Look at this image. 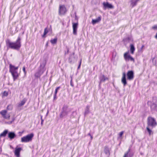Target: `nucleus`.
<instances>
[{"label":"nucleus","mask_w":157,"mask_h":157,"mask_svg":"<svg viewBox=\"0 0 157 157\" xmlns=\"http://www.w3.org/2000/svg\"><path fill=\"white\" fill-rule=\"evenodd\" d=\"M70 85L72 87H74V85L72 81V77H71V80L70 81Z\"/></svg>","instance_id":"nucleus-41"},{"label":"nucleus","mask_w":157,"mask_h":157,"mask_svg":"<svg viewBox=\"0 0 157 157\" xmlns=\"http://www.w3.org/2000/svg\"><path fill=\"white\" fill-rule=\"evenodd\" d=\"M8 131L7 130H5L0 135V137H5L7 134L8 133Z\"/></svg>","instance_id":"nucleus-22"},{"label":"nucleus","mask_w":157,"mask_h":157,"mask_svg":"<svg viewBox=\"0 0 157 157\" xmlns=\"http://www.w3.org/2000/svg\"><path fill=\"white\" fill-rule=\"evenodd\" d=\"M81 60H82V59H81L80 61V62H79V64L78 67V69L80 68V66H81Z\"/></svg>","instance_id":"nucleus-43"},{"label":"nucleus","mask_w":157,"mask_h":157,"mask_svg":"<svg viewBox=\"0 0 157 157\" xmlns=\"http://www.w3.org/2000/svg\"><path fill=\"white\" fill-rule=\"evenodd\" d=\"M147 124L148 127H151L152 128L155 126L157 125V123L155 119L150 117H148L147 118Z\"/></svg>","instance_id":"nucleus-4"},{"label":"nucleus","mask_w":157,"mask_h":157,"mask_svg":"<svg viewBox=\"0 0 157 157\" xmlns=\"http://www.w3.org/2000/svg\"><path fill=\"white\" fill-rule=\"evenodd\" d=\"M153 64L155 66H157V56H155L153 59Z\"/></svg>","instance_id":"nucleus-27"},{"label":"nucleus","mask_w":157,"mask_h":157,"mask_svg":"<svg viewBox=\"0 0 157 157\" xmlns=\"http://www.w3.org/2000/svg\"><path fill=\"white\" fill-rule=\"evenodd\" d=\"M124 133V131H121L120 132V133H119V137H118V138H121V137H122V136L123 135Z\"/></svg>","instance_id":"nucleus-35"},{"label":"nucleus","mask_w":157,"mask_h":157,"mask_svg":"<svg viewBox=\"0 0 157 157\" xmlns=\"http://www.w3.org/2000/svg\"><path fill=\"white\" fill-rule=\"evenodd\" d=\"M49 31H51L52 30V29H51V26H50V28H49L48 29Z\"/></svg>","instance_id":"nucleus-48"},{"label":"nucleus","mask_w":157,"mask_h":157,"mask_svg":"<svg viewBox=\"0 0 157 157\" xmlns=\"http://www.w3.org/2000/svg\"><path fill=\"white\" fill-rule=\"evenodd\" d=\"M23 71H24V73L25 74H26V71H25V67H23Z\"/></svg>","instance_id":"nucleus-44"},{"label":"nucleus","mask_w":157,"mask_h":157,"mask_svg":"<svg viewBox=\"0 0 157 157\" xmlns=\"http://www.w3.org/2000/svg\"><path fill=\"white\" fill-rule=\"evenodd\" d=\"M9 67V71L11 73L13 76V80L15 81L17 79L19 76L18 73L17 71L18 67H15V66L10 64Z\"/></svg>","instance_id":"nucleus-2"},{"label":"nucleus","mask_w":157,"mask_h":157,"mask_svg":"<svg viewBox=\"0 0 157 157\" xmlns=\"http://www.w3.org/2000/svg\"><path fill=\"white\" fill-rule=\"evenodd\" d=\"M34 135L33 133L28 134L25 136L21 138V141L22 142H27L32 140V139L33 136Z\"/></svg>","instance_id":"nucleus-5"},{"label":"nucleus","mask_w":157,"mask_h":157,"mask_svg":"<svg viewBox=\"0 0 157 157\" xmlns=\"http://www.w3.org/2000/svg\"><path fill=\"white\" fill-rule=\"evenodd\" d=\"M100 79V83L101 82H104L106 80H108V78L105 76L104 75H101L99 78Z\"/></svg>","instance_id":"nucleus-16"},{"label":"nucleus","mask_w":157,"mask_h":157,"mask_svg":"<svg viewBox=\"0 0 157 157\" xmlns=\"http://www.w3.org/2000/svg\"><path fill=\"white\" fill-rule=\"evenodd\" d=\"M57 39L56 38L54 39H51L50 40V42L52 44H55L56 43L57 41Z\"/></svg>","instance_id":"nucleus-30"},{"label":"nucleus","mask_w":157,"mask_h":157,"mask_svg":"<svg viewBox=\"0 0 157 157\" xmlns=\"http://www.w3.org/2000/svg\"><path fill=\"white\" fill-rule=\"evenodd\" d=\"M26 101V100L24 98L19 103L18 105V107H21L24 105Z\"/></svg>","instance_id":"nucleus-23"},{"label":"nucleus","mask_w":157,"mask_h":157,"mask_svg":"<svg viewBox=\"0 0 157 157\" xmlns=\"http://www.w3.org/2000/svg\"><path fill=\"white\" fill-rule=\"evenodd\" d=\"M60 88V87L59 86V87H57L56 88L55 90V94H57V92H58V90Z\"/></svg>","instance_id":"nucleus-39"},{"label":"nucleus","mask_w":157,"mask_h":157,"mask_svg":"<svg viewBox=\"0 0 157 157\" xmlns=\"http://www.w3.org/2000/svg\"><path fill=\"white\" fill-rule=\"evenodd\" d=\"M69 49L68 48H67V52H65V54H68L69 53Z\"/></svg>","instance_id":"nucleus-46"},{"label":"nucleus","mask_w":157,"mask_h":157,"mask_svg":"<svg viewBox=\"0 0 157 157\" xmlns=\"http://www.w3.org/2000/svg\"><path fill=\"white\" fill-rule=\"evenodd\" d=\"M88 135H89V136H91V134H90V133H88Z\"/></svg>","instance_id":"nucleus-52"},{"label":"nucleus","mask_w":157,"mask_h":157,"mask_svg":"<svg viewBox=\"0 0 157 157\" xmlns=\"http://www.w3.org/2000/svg\"><path fill=\"white\" fill-rule=\"evenodd\" d=\"M147 132H148L149 136H151V135L153 134V132L152 131H151L150 129V127H147Z\"/></svg>","instance_id":"nucleus-28"},{"label":"nucleus","mask_w":157,"mask_h":157,"mask_svg":"<svg viewBox=\"0 0 157 157\" xmlns=\"http://www.w3.org/2000/svg\"><path fill=\"white\" fill-rule=\"evenodd\" d=\"M46 64V62L45 60H44L42 63L40 64L39 70L38 71L40 75L43 73L46 70V68H45Z\"/></svg>","instance_id":"nucleus-6"},{"label":"nucleus","mask_w":157,"mask_h":157,"mask_svg":"<svg viewBox=\"0 0 157 157\" xmlns=\"http://www.w3.org/2000/svg\"><path fill=\"white\" fill-rule=\"evenodd\" d=\"M8 137L10 139L12 140L16 137V135L13 132H10L8 133Z\"/></svg>","instance_id":"nucleus-18"},{"label":"nucleus","mask_w":157,"mask_h":157,"mask_svg":"<svg viewBox=\"0 0 157 157\" xmlns=\"http://www.w3.org/2000/svg\"><path fill=\"white\" fill-rule=\"evenodd\" d=\"M126 41L128 42H131L133 40L131 37H128L125 39Z\"/></svg>","instance_id":"nucleus-31"},{"label":"nucleus","mask_w":157,"mask_h":157,"mask_svg":"<svg viewBox=\"0 0 157 157\" xmlns=\"http://www.w3.org/2000/svg\"><path fill=\"white\" fill-rule=\"evenodd\" d=\"M77 59V57L75 56V53L73 52L72 54L70 56L69 58V62L71 64L73 63L76 61Z\"/></svg>","instance_id":"nucleus-8"},{"label":"nucleus","mask_w":157,"mask_h":157,"mask_svg":"<svg viewBox=\"0 0 157 157\" xmlns=\"http://www.w3.org/2000/svg\"><path fill=\"white\" fill-rule=\"evenodd\" d=\"M129 52H125L124 54V57L125 60L126 61H129L130 57H131L130 55H128Z\"/></svg>","instance_id":"nucleus-20"},{"label":"nucleus","mask_w":157,"mask_h":157,"mask_svg":"<svg viewBox=\"0 0 157 157\" xmlns=\"http://www.w3.org/2000/svg\"><path fill=\"white\" fill-rule=\"evenodd\" d=\"M48 42H47L46 45V47H47L48 46Z\"/></svg>","instance_id":"nucleus-51"},{"label":"nucleus","mask_w":157,"mask_h":157,"mask_svg":"<svg viewBox=\"0 0 157 157\" xmlns=\"http://www.w3.org/2000/svg\"><path fill=\"white\" fill-rule=\"evenodd\" d=\"M155 37L156 39H157V33L156 34V35H155Z\"/></svg>","instance_id":"nucleus-49"},{"label":"nucleus","mask_w":157,"mask_h":157,"mask_svg":"<svg viewBox=\"0 0 157 157\" xmlns=\"http://www.w3.org/2000/svg\"><path fill=\"white\" fill-rule=\"evenodd\" d=\"M89 109L90 106L89 105H87L86 106V108L85 109V111L84 112V115L85 116L87 114H88L89 113Z\"/></svg>","instance_id":"nucleus-24"},{"label":"nucleus","mask_w":157,"mask_h":157,"mask_svg":"<svg viewBox=\"0 0 157 157\" xmlns=\"http://www.w3.org/2000/svg\"><path fill=\"white\" fill-rule=\"evenodd\" d=\"M101 16H100L96 19H92V23L93 25H94L99 22L101 21Z\"/></svg>","instance_id":"nucleus-19"},{"label":"nucleus","mask_w":157,"mask_h":157,"mask_svg":"<svg viewBox=\"0 0 157 157\" xmlns=\"http://www.w3.org/2000/svg\"><path fill=\"white\" fill-rule=\"evenodd\" d=\"M56 94H55L54 96V99H55L56 98Z\"/></svg>","instance_id":"nucleus-47"},{"label":"nucleus","mask_w":157,"mask_h":157,"mask_svg":"<svg viewBox=\"0 0 157 157\" xmlns=\"http://www.w3.org/2000/svg\"><path fill=\"white\" fill-rule=\"evenodd\" d=\"M144 48V45L142 46L140 50V51L139 50V51H138V52H139L140 53H142L143 52V48Z\"/></svg>","instance_id":"nucleus-38"},{"label":"nucleus","mask_w":157,"mask_h":157,"mask_svg":"<svg viewBox=\"0 0 157 157\" xmlns=\"http://www.w3.org/2000/svg\"><path fill=\"white\" fill-rule=\"evenodd\" d=\"M104 153L105 154V157H109L110 155V152L109 148L106 146L104 147Z\"/></svg>","instance_id":"nucleus-10"},{"label":"nucleus","mask_w":157,"mask_h":157,"mask_svg":"<svg viewBox=\"0 0 157 157\" xmlns=\"http://www.w3.org/2000/svg\"><path fill=\"white\" fill-rule=\"evenodd\" d=\"M121 82L123 84L124 86H125L127 84L126 78V74L125 72H123V76L121 79Z\"/></svg>","instance_id":"nucleus-14"},{"label":"nucleus","mask_w":157,"mask_h":157,"mask_svg":"<svg viewBox=\"0 0 157 157\" xmlns=\"http://www.w3.org/2000/svg\"><path fill=\"white\" fill-rule=\"evenodd\" d=\"M151 108L153 109L157 108V98L153 99V103L151 105Z\"/></svg>","instance_id":"nucleus-15"},{"label":"nucleus","mask_w":157,"mask_h":157,"mask_svg":"<svg viewBox=\"0 0 157 157\" xmlns=\"http://www.w3.org/2000/svg\"><path fill=\"white\" fill-rule=\"evenodd\" d=\"M48 32H49V31L47 27L45 28V29H44V34L42 35V37H45V36L48 33Z\"/></svg>","instance_id":"nucleus-29"},{"label":"nucleus","mask_w":157,"mask_h":157,"mask_svg":"<svg viewBox=\"0 0 157 157\" xmlns=\"http://www.w3.org/2000/svg\"><path fill=\"white\" fill-rule=\"evenodd\" d=\"M40 76L41 75L39 74L38 72H36L35 74V76L36 78H40Z\"/></svg>","instance_id":"nucleus-33"},{"label":"nucleus","mask_w":157,"mask_h":157,"mask_svg":"<svg viewBox=\"0 0 157 157\" xmlns=\"http://www.w3.org/2000/svg\"><path fill=\"white\" fill-rule=\"evenodd\" d=\"M71 111V109L68 108L67 106L64 105L62 108V110L60 114V117L62 118L64 117L67 116Z\"/></svg>","instance_id":"nucleus-3"},{"label":"nucleus","mask_w":157,"mask_h":157,"mask_svg":"<svg viewBox=\"0 0 157 157\" xmlns=\"http://www.w3.org/2000/svg\"><path fill=\"white\" fill-rule=\"evenodd\" d=\"M130 149H129L128 151L124 153L123 157H132V155H131L130 152Z\"/></svg>","instance_id":"nucleus-21"},{"label":"nucleus","mask_w":157,"mask_h":157,"mask_svg":"<svg viewBox=\"0 0 157 157\" xmlns=\"http://www.w3.org/2000/svg\"><path fill=\"white\" fill-rule=\"evenodd\" d=\"M90 136V138H91V140H92L93 138L92 136L91 135V136Z\"/></svg>","instance_id":"nucleus-50"},{"label":"nucleus","mask_w":157,"mask_h":157,"mask_svg":"<svg viewBox=\"0 0 157 157\" xmlns=\"http://www.w3.org/2000/svg\"><path fill=\"white\" fill-rule=\"evenodd\" d=\"M13 106L11 105H9L7 107V109L8 110H11L13 109Z\"/></svg>","instance_id":"nucleus-32"},{"label":"nucleus","mask_w":157,"mask_h":157,"mask_svg":"<svg viewBox=\"0 0 157 157\" xmlns=\"http://www.w3.org/2000/svg\"><path fill=\"white\" fill-rule=\"evenodd\" d=\"M130 51L131 52V53L133 54L134 53V52L135 51V48L134 46V45L132 44H131L130 45Z\"/></svg>","instance_id":"nucleus-25"},{"label":"nucleus","mask_w":157,"mask_h":157,"mask_svg":"<svg viewBox=\"0 0 157 157\" xmlns=\"http://www.w3.org/2000/svg\"><path fill=\"white\" fill-rule=\"evenodd\" d=\"M152 28L154 30H157V24L152 27Z\"/></svg>","instance_id":"nucleus-40"},{"label":"nucleus","mask_w":157,"mask_h":157,"mask_svg":"<svg viewBox=\"0 0 157 157\" xmlns=\"http://www.w3.org/2000/svg\"><path fill=\"white\" fill-rule=\"evenodd\" d=\"M78 25V22L76 23H72L73 33L74 35H77V31Z\"/></svg>","instance_id":"nucleus-9"},{"label":"nucleus","mask_w":157,"mask_h":157,"mask_svg":"<svg viewBox=\"0 0 157 157\" xmlns=\"http://www.w3.org/2000/svg\"><path fill=\"white\" fill-rule=\"evenodd\" d=\"M6 44L8 48L18 50L21 46V38L18 36L16 41L14 42H11L8 39L6 40Z\"/></svg>","instance_id":"nucleus-1"},{"label":"nucleus","mask_w":157,"mask_h":157,"mask_svg":"<svg viewBox=\"0 0 157 157\" xmlns=\"http://www.w3.org/2000/svg\"><path fill=\"white\" fill-rule=\"evenodd\" d=\"M127 78L129 80L132 79L133 78V72L132 71H128L127 74Z\"/></svg>","instance_id":"nucleus-12"},{"label":"nucleus","mask_w":157,"mask_h":157,"mask_svg":"<svg viewBox=\"0 0 157 157\" xmlns=\"http://www.w3.org/2000/svg\"><path fill=\"white\" fill-rule=\"evenodd\" d=\"M76 114L77 113L76 111L73 112L72 113V114L71 115V117H75Z\"/></svg>","instance_id":"nucleus-34"},{"label":"nucleus","mask_w":157,"mask_h":157,"mask_svg":"<svg viewBox=\"0 0 157 157\" xmlns=\"http://www.w3.org/2000/svg\"><path fill=\"white\" fill-rule=\"evenodd\" d=\"M129 60H131V61H134V59L131 56Z\"/></svg>","instance_id":"nucleus-45"},{"label":"nucleus","mask_w":157,"mask_h":157,"mask_svg":"<svg viewBox=\"0 0 157 157\" xmlns=\"http://www.w3.org/2000/svg\"><path fill=\"white\" fill-rule=\"evenodd\" d=\"M21 148L20 147L16 148L14 151V154L17 157H19L21 151Z\"/></svg>","instance_id":"nucleus-17"},{"label":"nucleus","mask_w":157,"mask_h":157,"mask_svg":"<svg viewBox=\"0 0 157 157\" xmlns=\"http://www.w3.org/2000/svg\"><path fill=\"white\" fill-rule=\"evenodd\" d=\"M40 119L41 120V126H42L43 125V122L44 121V120L42 119V116L41 115H40Z\"/></svg>","instance_id":"nucleus-36"},{"label":"nucleus","mask_w":157,"mask_h":157,"mask_svg":"<svg viewBox=\"0 0 157 157\" xmlns=\"http://www.w3.org/2000/svg\"><path fill=\"white\" fill-rule=\"evenodd\" d=\"M14 121V120H13L12 121H9V122H5V124H11L12 123L13 121Z\"/></svg>","instance_id":"nucleus-42"},{"label":"nucleus","mask_w":157,"mask_h":157,"mask_svg":"<svg viewBox=\"0 0 157 157\" xmlns=\"http://www.w3.org/2000/svg\"><path fill=\"white\" fill-rule=\"evenodd\" d=\"M67 12L66 8L64 5H60L59 9V14L60 15H64Z\"/></svg>","instance_id":"nucleus-7"},{"label":"nucleus","mask_w":157,"mask_h":157,"mask_svg":"<svg viewBox=\"0 0 157 157\" xmlns=\"http://www.w3.org/2000/svg\"><path fill=\"white\" fill-rule=\"evenodd\" d=\"M103 5L105 8V9L106 8L113 9V6L111 4H109L108 2H106V3L104 2Z\"/></svg>","instance_id":"nucleus-13"},{"label":"nucleus","mask_w":157,"mask_h":157,"mask_svg":"<svg viewBox=\"0 0 157 157\" xmlns=\"http://www.w3.org/2000/svg\"><path fill=\"white\" fill-rule=\"evenodd\" d=\"M137 0H132L131 1V5L132 7L136 5Z\"/></svg>","instance_id":"nucleus-26"},{"label":"nucleus","mask_w":157,"mask_h":157,"mask_svg":"<svg viewBox=\"0 0 157 157\" xmlns=\"http://www.w3.org/2000/svg\"><path fill=\"white\" fill-rule=\"evenodd\" d=\"M7 113V111L6 110H3L0 112L2 116L3 117V118L5 119H9L10 117V115H8L6 116V114Z\"/></svg>","instance_id":"nucleus-11"},{"label":"nucleus","mask_w":157,"mask_h":157,"mask_svg":"<svg viewBox=\"0 0 157 157\" xmlns=\"http://www.w3.org/2000/svg\"><path fill=\"white\" fill-rule=\"evenodd\" d=\"M8 93L6 91H4V92L3 93V96H7L8 95Z\"/></svg>","instance_id":"nucleus-37"}]
</instances>
